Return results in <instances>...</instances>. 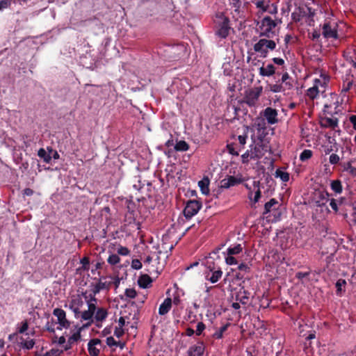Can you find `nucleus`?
<instances>
[{"label":"nucleus","mask_w":356,"mask_h":356,"mask_svg":"<svg viewBox=\"0 0 356 356\" xmlns=\"http://www.w3.org/2000/svg\"><path fill=\"white\" fill-rule=\"evenodd\" d=\"M277 26L276 22L270 17L266 16L263 18L259 25V37L272 38L275 35L273 29Z\"/></svg>","instance_id":"nucleus-1"},{"label":"nucleus","mask_w":356,"mask_h":356,"mask_svg":"<svg viewBox=\"0 0 356 356\" xmlns=\"http://www.w3.org/2000/svg\"><path fill=\"white\" fill-rule=\"evenodd\" d=\"M275 48V42L273 40L267 39L266 38L260 39L253 46L254 51L260 54V56L263 58L267 57L268 50L273 51Z\"/></svg>","instance_id":"nucleus-2"},{"label":"nucleus","mask_w":356,"mask_h":356,"mask_svg":"<svg viewBox=\"0 0 356 356\" xmlns=\"http://www.w3.org/2000/svg\"><path fill=\"white\" fill-rule=\"evenodd\" d=\"M263 91L262 86L254 87L245 91L243 102L249 106H254Z\"/></svg>","instance_id":"nucleus-3"},{"label":"nucleus","mask_w":356,"mask_h":356,"mask_svg":"<svg viewBox=\"0 0 356 356\" xmlns=\"http://www.w3.org/2000/svg\"><path fill=\"white\" fill-rule=\"evenodd\" d=\"M250 147L253 160L259 159L264 156L267 152H270V146L268 143L258 142L254 145H251Z\"/></svg>","instance_id":"nucleus-4"},{"label":"nucleus","mask_w":356,"mask_h":356,"mask_svg":"<svg viewBox=\"0 0 356 356\" xmlns=\"http://www.w3.org/2000/svg\"><path fill=\"white\" fill-rule=\"evenodd\" d=\"M220 18L221 21L216 26V35L220 38L225 39L228 36L231 29L230 21L227 17L223 15H221Z\"/></svg>","instance_id":"nucleus-5"},{"label":"nucleus","mask_w":356,"mask_h":356,"mask_svg":"<svg viewBox=\"0 0 356 356\" xmlns=\"http://www.w3.org/2000/svg\"><path fill=\"white\" fill-rule=\"evenodd\" d=\"M280 207V204L279 202L276 199L272 198L264 204L263 215L266 216V218H268L269 216L266 215L273 213L275 220H277L281 215V213L278 211Z\"/></svg>","instance_id":"nucleus-6"},{"label":"nucleus","mask_w":356,"mask_h":356,"mask_svg":"<svg viewBox=\"0 0 356 356\" xmlns=\"http://www.w3.org/2000/svg\"><path fill=\"white\" fill-rule=\"evenodd\" d=\"M202 208V203L195 200H188L184 209V215L187 219L191 218L196 215Z\"/></svg>","instance_id":"nucleus-7"},{"label":"nucleus","mask_w":356,"mask_h":356,"mask_svg":"<svg viewBox=\"0 0 356 356\" xmlns=\"http://www.w3.org/2000/svg\"><path fill=\"white\" fill-rule=\"evenodd\" d=\"M338 25L337 23L332 24L330 22H325L323 26L322 34L325 38L338 39Z\"/></svg>","instance_id":"nucleus-8"},{"label":"nucleus","mask_w":356,"mask_h":356,"mask_svg":"<svg viewBox=\"0 0 356 356\" xmlns=\"http://www.w3.org/2000/svg\"><path fill=\"white\" fill-rule=\"evenodd\" d=\"M53 314L57 317V323L59 326L57 329L62 330V328H68L70 326V322L66 318L65 312L60 308H56L53 311Z\"/></svg>","instance_id":"nucleus-9"},{"label":"nucleus","mask_w":356,"mask_h":356,"mask_svg":"<svg viewBox=\"0 0 356 356\" xmlns=\"http://www.w3.org/2000/svg\"><path fill=\"white\" fill-rule=\"evenodd\" d=\"M264 118L269 124H275L278 122V111L272 107H267L262 111Z\"/></svg>","instance_id":"nucleus-10"},{"label":"nucleus","mask_w":356,"mask_h":356,"mask_svg":"<svg viewBox=\"0 0 356 356\" xmlns=\"http://www.w3.org/2000/svg\"><path fill=\"white\" fill-rule=\"evenodd\" d=\"M222 276V271L220 268H216L215 270H205V280L212 284L218 282Z\"/></svg>","instance_id":"nucleus-11"},{"label":"nucleus","mask_w":356,"mask_h":356,"mask_svg":"<svg viewBox=\"0 0 356 356\" xmlns=\"http://www.w3.org/2000/svg\"><path fill=\"white\" fill-rule=\"evenodd\" d=\"M353 88H355V92L356 82L355 83L353 81V75L350 74H346L345 76L343 77V86L341 93L345 95V93L350 91Z\"/></svg>","instance_id":"nucleus-12"},{"label":"nucleus","mask_w":356,"mask_h":356,"mask_svg":"<svg viewBox=\"0 0 356 356\" xmlns=\"http://www.w3.org/2000/svg\"><path fill=\"white\" fill-rule=\"evenodd\" d=\"M105 279L106 277H103L99 280L98 282L96 284L92 285V293L95 294H98L102 290H110L111 286L112 285V282H103V280Z\"/></svg>","instance_id":"nucleus-13"},{"label":"nucleus","mask_w":356,"mask_h":356,"mask_svg":"<svg viewBox=\"0 0 356 356\" xmlns=\"http://www.w3.org/2000/svg\"><path fill=\"white\" fill-rule=\"evenodd\" d=\"M242 182L241 178L234 176L228 175L226 178L220 181V187L223 188H229L232 186H236Z\"/></svg>","instance_id":"nucleus-14"},{"label":"nucleus","mask_w":356,"mask_h":356,"mask_svg":"<svg viewBox=\"0 0 356 356\" xmlns=\"http://www.w3.org/2000/svg\"><path fill=\"white\" fill-rule=\"evenodd\" d=\"M204 352V346L203 342H198L196 344L189 347L187 354L188 356H202Z\"/></svg>","instance_id":"nucleus-15"},{"label":"nucleus","mask_w":356,"mask_h":356,"mask_svg":"<svg viewBox=\"0 0 356 356\" xmlns=\"http://www.w3.org/2000/svg\"><path fill=\"white\" fill-rule=\"evenodd\" d=\"M218 251L210 253L208 257H206L205 261L204 262V265L206 267V270H215L216 268H220L218 266L215 262V258L212 256V254L216 255L218 258L219 256L217 255Z\"/></svg>","instance_id":"nucleus-16"},{"label":"nucleus","mask_w":356,"mask_h":356,"mask_svg":"<svg viewBox=\"0 0 356 356\" xmlns=\"http://www.w3.org/2000/svg\"><path fill=\"white\" fill-rule=\"evenodd\" d=\"M101 344V340L99 339H92L88 343V353L91 356H98L99 350L96 348L97 345Z\"/></svg>","instance_id":"nucleus-17"},{"label":"nucleus","mask_w":356,"mask_h":356,"mask_svg":"<svg viewBox=\"0 0 356 356\" xmlns=\"http://www.w3.org/2000/svg\"><path fill=\"white\" fill-rule=\"evenodd\" d=\"M250 296V293L242 287L237 293L236 300L242 305H246L249 301Z\"/></svg>","instance_id":"nucleus-18"},{"label":"nucleus","mask_w":356,"mask_h":356,"mask_svg":"<svg viewBox=\"0 0 356 356\" xmlns=\"http://www.w3.org/2000/svg\"><path fill=\"white\" fill-rule=\"evenodd\" d=\"M330 194L327 191H320L316 194V205L317 207L325 206L329 201Z\"/></svg>","instance_id":"nucleus-19"},{"label":"nucleus","mask_w":356,"mask_h":356,"mask_svg":"<svg viewBox=\"0 0 356 356\" xmlns=\"http://www.w3.org/2000/svg\"><path fill=\"white\" fill-rule=\"evenodd\" d=\"M172 307V299L166 298L164 301L160 305L159 308V314L163 316L169 312Z\"/></svg>","instance_id":"nucleus-20"},{"label":"nucleus","mask_w":356,"mask_h":356,"mask_svg":"<svg viewBox=\"0 0 356 356\" xmlns=\"http://www.w3.org/2000/svg\"><path fill=\"white\" fill-rule=\"evenodd\" d=\"M339 120L337 118L325 117L322 119L321 126L335 129L338 127Z\"/></svg>","instance_id":"nucleus-21"},{"label":"nucleus","mask_w":356,"mask_h":356,"mask_svg":"<svg viewBox=\"0 0 356 356\" xmlns=\"http://www.w3.org/2000/svg\"><path fill=\"white\" fill-rule=\"evenodd\" d=\"M152 280L147 274L140 275L138 280V284L140 288L147 289L151 285Z\"/></svg>","instance_id":"nucleus-22"},{"label":"nucleus","mask_w":356,"mask_h":356,"mask_svg":"<svg viewBox=\"0 0 356 356\" xmlns=\"http://www.w3.org/2000/svg\"><path fill=\"white\" fill-rule=\"evenodd\" d=\"M108 316L107 309L103 307L97 308L96 312L94 314V318L97 323L102 322Z\"/></svg>","instance_id":"nucleus-23"},{"label":"nucleus","mask_w":356,"mask_h":356,"mask_svg":"<svg viewBox=\"0 0 356 356\" xmlns=\"http://www.w3.org/2000/svg\"><path fill=\"white\" fill-rule=\"evenodd\" d=\"M275 72V67L273 64H268L266 67L259 68V74L262 76H270Z\"/></svg>","instance_id":"nucleus-24"},{"label":"nucleus","mask_w":356,"mask_h":356,"mask_svg":"<svg viewBox=\"0 0 356 356\" xmlns=\"http://www.w3.org/2000/svg\"><path fill=\"white\" fill-rule=\"evenodd\" d=\"M209 179L207 177H204L202 180L199 181L198 186L202 194L208 195L209 193Z\"/></svg>","instance_id":"nucleus-25"},{"label":"nucleus","mask_w":356,"mask_h":356,"mask_svg":"<svg viewBox=\"0 0 356 356\" xmlns=\"http://www.w3.org/2000/svg\"><path fill=\"white\" fill-rule=\"evenodd\" d=\"M354 161L350 160L346 163H341V166L343 168L344 171L348 172L351 176L356 177V167L353 166V163Z\"/></svg>","instance_id":"nucleus-26"},{"label":"nucleus","mask_w":356,"mask_h":356,"mask_svg":"<svg viewBox=\"0 0 356 356\" xmlns=\"http://www.w3.org/2000/svg\"><path fill=\"white\" fill-rule=\"evenodd\" d=\"M291 79L288 72H285L282 74L281 81L282 83L284 84V88H285V90H290L293 88V83L290 81Z\"/></svg>","instance_id":"nucleus-27"},{"label":"nucleus","mask_w":356,"mask_h":356,"mask_svg":"<svg viewBox=\"0 0 356 356\" xmlns=\"http://www.w3.org/2000/svg\"><path fill=\"white\" fill-rule=\"evenodd\" d=\"M237 269L240 271L237 275L236 277L238 279H242L243 277V275L241 273H248L250 270V266L245 263H241L237 266Z\"/></svg>","instance_id":"nucleus-28"},{"label":"nucleus","mask_w":356,"mask_h":356,"mask_svg":"<svg viewBox=\"0 0 356 356\" xmlns=\"http://www.w3.org/2000/svg\"><path fill=\"white\" fill-rule=\"evenodd\" d=\"M38 156L47 163H49L51 161V156L50 154H48L44 148H40L38 150Z\"/></svg>","instance_id":"nucleus-29"},{"label":"nucleus","mask_w":356,"mask_h":356,"mask_svg":"<svg viewBox=\"0 0 356 356\" xmlns=\"http://www.w3.org/2000/svg\"><path fill=\"white\" fill-rule=\"evenodd\" d=\"M230 325L229 323H226L225 325L221 326L218 330H216L213 334V337L216 339H220L222 338L223 333L227 331L228 327Z\"/></svg>","instance_id":"nucleus-30"},{"label":"nucleus","mask_w":356,"mask_h":356,"mask_svg":"<svg viewBox=\"0 0 356 356\" xmlns=\"http://www.w3.org/2000/svg\"><path fill=\"white\" fill-rule=\"evenodd\" d=\"M331 189L336 193H341L342 192L341 181L339 179L333 180L330 184Z\"/></svg>","instance_id":"nucleus-31"},{"label":"nucleus","mask_w":356,"mask_h":356,"mask_svg":"<svg viewBox=\"0 0 356 356\" xmlns=\"http://www.w3.org/2000/svg\"><path fill=\"white\" fill-rule=\"evenodd\" d=\"M175 149L177 152H186L189 149V145L185 140L177 141Z\"/></svg>","instance_id":"nucleus-32"},{"label":"nucleus","mask_w":356,"mask_h":356,"mask_svg":"<svg viewBox=\"0 0 356 356\" xmlns=\"http://www.w3.org/2000/svg\"><path fill=\"white\" fill-rule=\"evenodd\" d=\"M319 90L318 89V85L316 83L314 84V86L309 88L307 90V95L311 99H314L317 97L318 95Z\"/></svg>","instance_id":"nucleus-33"},{"label":"nucleus","mask_w":356,"mask_h":356,"mask_svg":"<svg viewBox=\"0 0 356 356\" xmlns=\"http://www.w3.org/2000/svg\"><path fill=\"white\" fill-rule=\"evenodd\" d=\"M83 305V301L79 296L74 297L70 302L69 307H82Z\"/></svg>","instance_id":"nucleus-34"},{"label":"nucleus","mask_w":356,"mask_h":356,"mask_svg":"<svg viewBox=\"0 0 356 356\" xmlns=\"http://www.w3.org/2000/svg\"><path fill=\"white\" fill-rule=\"evenodd\" d=\"M93 316H94V314H92L88 310H86V311L81 312V319L83 320V321H90V322H88L86 325V327L92 324V323L93 322V320H92Z\"/></svg>","instance_id":"nucleus-35"},{"label":"nucleus","mask_w":356,"mask_h":356,"mask_svg":"<svg viewBox=\"0 0 356 356\" xmlns=\"http://www.w3.org/2000/svg\"><path fill=\"white\" fill-rule=\"evenodd\" d=\"M269 3H270V0H257L254 2V4L262 13H265Z\"/></svg>","instance_id":"nucleus-36"},{"label":"nucleus","mask_w":356,"mask_h":356,"mask_svg":"<svg viewBox=\"0 0 356 356\" xmlns=\"http://www.w3.org/2000/svg\"><path fill=\"white\" fill-rule=\"evenodd\" d=\"M267 89L273 92H280L285 90L284 86L282 84H268Z\"/></svg>","instance_id":"nucleus-37"},{"label":"nucleus","mask_w":356,"mask_h":356,"mask_svg":"<svg viewBox=\"0 0 356 356\" xmlns=\"http://www.w3.org/2000/svg\"><path fill=\"white\" fill-rule=\"evenodd\" d=\"M346 284V281L343 279H339L337 281L336 284H335V286L337 288V296H341V293L343 291H344V290H343V287H344Z\"/></svg>","instance_id":"nucleus-38"},{"label":"nucleus","mask_w":356,"mask_h":356,"mask_svg":"<svg viewBox=\"0 0 356 356\" xmlns=\"http://www.w3.org/2000/svg\"><path fill=\"white\" fill-rule=\"evenodd\" d=\"M266 129H267L265 126L257 128V131H258L257 138L259 140V142L267 143L264 139L266 135L267 134Z\"/></svg>","instance_id":"nucleus-39"},{"label":"nucleus","mask_w":356,"mask_h":356,"mask_svg":"<svg viewBox=\"0 0 356 356\" xmlns=\"http://www.w3.org/2000/svg\"><path fill=\"white\" fill-rule=\"evenodd\" d=\"M275 177H280L284 182H286L289 180V174L286 172H284L280 169H277L275 171Z\"/></svg>","instance_id":"nucleus-40"},{"label":"nucleus","mask_w":356,"mask_h":356,"mask_svg":"<svg viewBox=\"0 0 356 356\" xmlns=\"http://www.w3.org/2000/svg\"><path fill=\"white\" fill-rule=\"evenodd\" d=\"M243 250L242 246L241 244H238L234 247H229L227 249V254L229 255H235L241 253Z\"/></svg>","instance_id":"nucleus-41"},{"label":"nucleus","mask_w":356,"mask_h":356,"mask_svg":"<svg viewBox=\"0 0 356 356\" xmlns=\"http://www.w3.org/2000/svg\"><path fill=\"white\" fill-rule=\"evenodd\" d=\"M21 343L23 348L31 350L35 345V341L33 339L26 340L23 338H21Z\"/></svg>","instance_id":"nucleus-42"},{"label":"nucleus","mask_w":356,"mask_h":356,"mask_svg":"<svg viewBox=\"0 0 356 356\" xmlns=\"http://www.w3.org/2000/svg\"><path fill=\"white\" fill-rule=\"evenodd\" d=\"M227 149L228 150V152L234 156H238V152L241 151V148L236 147L235 145L233 143L228 144L227 145Z\"/></svg>","instance_id":"nucleus-43"},{"label":"nucleus","mask_w":356,"mask_h":356,"mask_svg":"<svg viewBox=\"0 0 356 356\" xmlns=\"http://www.w3.org/2000/svg\"><path fill=\"white\" fill-rule=\"evenodd\" d=\"M312 151L310 149H305L300 155V159L302 161H307L312 156Z\"/></svg>","instance_id":"nucleus-44"},{"label":"nucleus","mask_w":356,"mask_h":356,"mask_svg":"<svg viewBox=\"0 0 356 356\" xmlns=\"http://www.w3.org/2000/svg\"><path fill=\"white\" fill-rule=\"evenodd\" d=\"M252 151L251 149H248L241 156V160L243 163H248L249 160H253L252 158Z\"/></svg>","instance_id":"nucleus-45"},{"label":"nucleus","mask_w":356,"mask_h":356,"mask_svg":"<svg viewBox=\"0 0 356 356\" xmlns=\"http://www.w3.org/2000/svg\"><path fill=\"white\" fill-rule=\"evenodd\" d=\"M107 261L111 265H115L120 261V258L118 254H113L108 257Z\"/></svg>","instance_id":"nucleus-46"},{"label":"nucleus","mask_w":356,"mask_h":356,"mask_svg":"<svg viewBox=\"0 0 356 356\" xmlns=\"http://www.w3.org/2000/svg\"><path fill=\"white\" fill-rule=\"evenodd\" d=\"M81 328L79 329L76 332L74 333L69 339H68V343L73 344L74 343L79 341L81 338Z\"/></svg>","instance_id":"nucleus-47"},{"label":"nucleus","mask_w":356,"mask_h":356,"mask_svg":"<svg viewBox=\"0 0 356 356\" xmlns=\"http://www.w3.org/2000/svg\"><path fill=\"white\" fill-rule=\"evenodd\" d=\"M56 324L57 323L52 319L51 321H47V323L45 325V328L48 332L51 333H54L55 326Z\"/></svg>","instance_id":"nucleus-48"},{"label":"nucleus","mask_w":356,"mask_h":356,"mask_svg":"<svg viewBox=\"0 0 356 356\" xmlns=\"http://www.w3.org/2000/svg\"><path fill=\"white\" fill-rule=\"evenodd\" d=\"M96 295L97 294H95V293H92L90 294L89 296H87V293L86 292L82 293V296L87 300V303L88 302L96 303L97 301V299L95 297Z\"/></svg>","instance_id":"nucleus-49"},{"label":"nucleus","mask_w":356,"mask_h":356,"mask_svg":"<svg viewBox=\"0 0 356 356\" xmlns=\"http://www.w3.org/2000/svg\"><path fill=\"white\" fill-rule=\"evenodd\" d=\"M206 329V325L202 322H199L196 326L195 334L197 336H201L203 334V331Z\"/></svg>","instance_id":"nucleus-50"},{"label":"nucleus","mask_w":356,"mask_h":356,"mask_svg":"<svg viewBox=\"0 0 356 356\" xmlns=\"http://www.w3.org/2000/svg\"><path fill=\"white\" fill-rule=\"evenodd\" d=\"M137 293L134 289H127L124 292V296L127 298H134L136 297Z\"/></svg>","instance_id":"nucleus-51"},{"label":"nucleus","mask_w":356,"mask_h":356,"mask_svg":"<svg viewBox=\"0 0 356 356\" xmlns=\"http://www.w3.org/2000/svg\"><path fill=\"white\" fill-rule=\"evenodd\" d=\"M266 12L271 15H275L277 13V6L275 3H269L266 10Z\"/></svg>","instance_id":"nucleus-52"},{"label":"nucleus","mask_w":356,"mask_h":356,"mask_svg":"<svg viewBox=\"0 0 356 356\" xmlns=\"http://www.w3.org/2000/svg\"><path fill=\"white\" fill-rule=\"evenodd\" d=\"M248 138L247 134L240 135L238 136V140L239 143L238 148H241V150L244 148V146L246 143V140Z\"/></svg>","instance_id":"nucleus-53"},{"label":"nucleus","mask_w":356,"mask_h":356,"mask_svg":"<svg viewBox=\"0 0 356 356\" xmlns=\"http://www.w3.org/2000/svg\"><path fill=\"white\" fill-rule=\"evenodd\" d=\"M106 344L109 346V347H112V346H118V344H121V342L120 341H117L115 340V339L113 337H107L106 339Z\"/></svg>","instance_id":"nucleus-54"},{"label":"nucleus","mask_w":356,"mask_h":356,"mask_svg":"<svg viewBox=\"0 0 356 356\" xmlns=\"http://www.w3.org/2000/svg\"><path fill=\"white\" fill-rule=\"evenodd\" d=\"M340 158L337 154H332L329 157V162L332 165H336L339 163Z\"/></svg>","instance_id":"nucleus-55"},{"label":"nucleus","mask_w":356,"mask_h":356,"mask_svg":"<svg viewBox=\"0 0 356 356\" xmlns=\"http://www.w3.org/2000/svg\"><path fill=\"white\" fill-rule=\"evenodd\" d=\"M225 262L228 265H235L238 264L236 259L233 255L229 254L225 257Z\"/></svg>","instance_id":"nucleus-56"},{"label":"nucleus","mask_w":356,"mask_h":356,"mask_svg":"<svg viewBox=\"0 0 356 356\" xmlns=\"http://www.w3.org/2000/svg\"><path fill=\"white\" fill-rule=\"evenodd\" d=\"M29 328V323L26 320L24 321L21 323V326L18 329V333L22 334L25 332Z\"/></svg>","instance_id":"nucleus-57"},{"label":"nucleus","mask_w":356,"mask_h":356,"mask_svg":"<svg viewBox=\"0 0 356 356\" xmlns=\"http://www.w3.org/2000/svg\"><path fill=\"white\" fill-rule=\"evenodd\" d=\"M143 265H142V263L141 261L138 259H133L132 261H131V267L134 268V269H136V270H139L142 268Z\"/></svg>","instance_id":"nucleus-58"},{"label":"nucleus","mask_w":356,"mask_h":356,"mask_svg":"<svg viewBox=\"0 0 356 356\" xmlns=\"http://www.w3.org/2000/svg\"><path fill=\"white\" fill-rule=\"evenodd\" d=\"M330 205L331 208L334 211L335 213L338 212V211H339L338 206H339V205L337 200L332 198L330 202Z\"/></svg>","instance_id":"nucleus-59"},{"label":"nucleus","mask_w":356,"mask_h":356,"mask_svg":"<svg viewBox=\"0 0 356 356\" xmlns=\"http://www.w3.org/2000/svg\"><path fill=\"white\" fill-rule=\"evenodd\" d=\"M129 250L126 247L120 246L118 249V253L120 255L127 256L129 254Z\"/></svg>","instance_id":"nucleus-60"},{"label":"nucleus","mask_w":356,"mask_h":356,"mask_svg":"<svg viewBox=\"0 0 356 356\" xmlns=\"http://www.w3.org/2000/svg\"><path fill=\"white\" fill-rule=\"evenodd\" d=\"M12 0H1L0 1V10L8 8L11 4Z\"/></svg>","instance_id":"nucleus-61"},{"label":"nucleus","mask_w":356,"mask_h":356,"mask_svg":"<svg viewBox=\"0 0 356 356\" xmlns=\"http://www.w3.org/2000/svg\"><path fill=\"white\" fill-rule=\"evenodd\" d=\"M330 107H331L330 105L325 104L324 106L323 111H324V113H327V115H330L332 117H333V115H335V114H337L338 112L337 111H334V112L332 111H330L329 108Z\"/></svg>","instance_id":"nucleus-62"},{"label":"nucleus","mask_w":356,"mask_h":356,"mask_svg":"<svg viewBox=\"0 0 356 356\" xmlns=\"http://www.w3.org/2000/svg\"><path fill=\"white\" fill-rule=\"evenodd\" d=\"M124 332L122 327H115L114 331V334L116 337L120 338L123 334Z\"/></svg>","instance_id":"nucleus-63"},{"label":"nucleus","mask_w":356,"mask_h":356,"mask_svg":"<svg viewBox=\"0 0 356 356\" xmlns=\"http://www.w3.org/2000/svg\"><path fill=\"white\" fill-rule=\"evenodd\" d=\"M63 352V350H60L58 349H54L52 348L48 353L51 356H60V354Z\"/></svg>","instance_id":"nucleus-64"}]
</instances>
